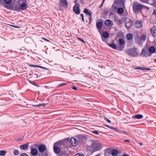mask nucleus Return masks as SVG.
I'll return each mask as SVG.
<instances>
[{"instance_id": "f257e3e1", "label": "nucleus", "mask_w": 156, "mask_h": 156, "mask_svg": "<svg viewBox=\"0 0 156 156\" xmlns=\"http://www.w3.org/2000/svg\"><path fill=\"white\" fill-rule=\"evenodd\" d=\"M94 151L101 150L102 147L101 145L98 141L93 140L91 145Z\"/></svg>"}, {"instance_id": "f03ea898", "label": "nucleus", "mask_w": 156, "mask_h": 156, "mask_svg": "<svg viewBox=\"0 0 156 156\" xmlns=\"http://www.w3.org/2000/svg\"><path fill=\"white\" fill-rule=\"evenodd\" d=\"M133 11L134 12L138 11L141 10L144 7V6L140 4L138 2H134L133 5Z\"/></svg>"}, {"instance_id": "7ed1b4c3", "label": "nucleus", "mask_w": 156, "mask_h": 156, "mask_svg": "<svg viewBox=\"0 0 156 156\" xmlns=\"http://www.w3.org/2000/svg\"><path fill=\"white\" fill-rule=\"evenodd\" d=\"M61 142L58 141L55 143L54 145V149L55 152L57 154L58 153L60 152V149L58 146H60Z\"/></svg>"}, {"instance_id": "20e7f679", "label": "nucleus", "mask_w": 156, "mask_h": 156, "mask_svg": "<svg viewBox=\"0 0 156 156\" xmlns=\"http://www.w3.org/2000/svg\"><path fill=\"white\" fill-rule=\"evenodd\" d=\"M27 7V4L25 3H22L20 5V8L19 6L18 7H16L15 9V10L17 11H20V9L23 10H25Z\"/></svg>"}, {"instance_id": "39448f33", "label": "nucleus", "mask_w": 156, "mask_h": 156, "mask_svg": "<svg viewBox=\"0 0 156 156\" xmlns=\"http://www.w3.org/2000/svg\"><path fill=\"white\" fill-rule=\"evenodd\" d=\"M79 6V4H76L73 7V11L76 14H78L80 13Z\"/></svg>"}, {"instance_id": "423d86ee", "label": "nucleus", "mask_w": 156, "mask_h": 156, "mask_svg": "<svg viewBox=\"0 0 156 156\" xmlns=\"http://www.w3.org/2000/svg\"><path fill=\"white\" fill-rule=\"evenodd\" d=\"M76 139L78 142L81 143L83 142L84 140L86 139V137L85 136L80 135L77 136Z\"/></svg>"}, {"instance_id": "0eeeda50", "label": "nucleus", "mask_w": 156, "mask_h": 156, "mask_svg": "<svg viewBox=\"0 0 156 156\" xmlns=\"http://www.w3.org/2000/svg\"><path fill=\"white\" fill-rule=\"evenodd\" d=\"M60 5L65 8H67L68 7V2L67 0H59Z\"/></svg>"}, {"instance_id": "6e6552de", "label": "nucleus", "mask_w": 156, "mask_h": 156, "mask_svg": "<svg viewBox=\"0 0 156 156\" xmlns=\"http://www.w3.org/2000/svg\"><path fill=\"white\" fill-rule=\"evenodd\" d=\"M70 142L72 145L74 147H76L78 144V141H77L76 138L71 137L70 139Z\"/></svg>"}, {"instance_id": "1a4fd4ad", "label": "nucleus", "mask_w": 156, "mask_h": 156, "mask_svg": "<svg viewBox=\"0 0 156 156\" xmlns=\"http://www.w3.org/2000/svg\"><path fill=\"white\" fill-rule=\"evenodd\" d=\"M105 23L106 26L109 27H112L113 25V22L109 20H106L105 22Z\"/></svg>"}, {"instance_id": "9d476101", "label": "nucleus", "mask_w": 156, "mask_h": 156, "mask_svg": "<svg viewBox=\"0 0 156 156\" xmlns=\"http://www.w3.org/2000/svg\"><path fill=\"white\" fill-rule=\"evenodd\" d=\"M146 37L145 35H143L140 38H139L137 40V42L140 45L142 43L143 41H144L146 40Z\"/></svg>"}, {"instance_id": "9b49d317", "label": "nucleus", "mask_w": 156, "mask_h": 156, "mask_svg": "<svg viewBox=\"0 0 156 156\" xmlns=\"http://www.w3.org/2000/svg\"><path fill=\"white\" fill-rule=\"evenodd\" d=\"M39 151L41 153L43 152L46 149L45 146L43 144L40 145L38 147Z\"/></svg>"}, {"instance_id": "f8f14e48", "label": "nucleus", "mask_w": 156, "mask_h": 156, "mask_svg": "<svg viewBox=\"0 0 156 156\" xmlns=\"http://www.w3.org/2000/svg\"><path fill=\"white\" fill-rule=\"evenodd\" d=\"M38 153V150L37 149L32 148L31 149V154L34 156L37 155Z\"/></svg>"}, {"instance_id": "ddd939ff", "label": "nucleus", "mask_w": 156, "mask_h": 156, "mask_svg": "<svg viewBox=\"0 0 156 156\" xmlns=\"http://www.w3.org/2000/svg\"><path fill=\"white\" fill-rule=\"evenodd\" d=\"M135 27L137 28H140L142 26V23L139 21L136 22L135 24Z\"/></svg>"}, {"instance_id": "4468645a", "label": "nucleus", "mask_w": 156, "mask_h": 156, "mask_svg": "<svg viewBox=\"0 0 156 156\" xmlns=\"http://www.w3.org/2000/svg\"><path fill=\"white\" fill-rule=\"evenodd\" d=\"M135 50L134 48L129 49L127 50V52L129 55H133L134 54Z\"/></svg>"}, {"instance_id": "2eb2a0df", "label": "nucleus", "mask_w": 156, "mask_h": 156, "mask_svg": "<svg viewBox=\"0 0 156 156\" xmlns=\"http://www.w3.org/2000/svg\"><path fill=\"white\" fill-rule=\"evenodd\" d=\"M151 32L152 35L154 37L156 36V30L154 27H153L151 29Z\"/></svg>"}, {"instance_id": "dca6fc26", "label": "nucleus", "mask_w": 156, "mask_h": 156, "mask_svg": "<svg viewBox=\"0 0 156 156\" xmlns=\"http://www.w3.org/2000/svg\"><path fill=\"white\" fill-rule=\"evenodd\" d=\"M111 153L112 156H116L118 154V151L117 150L114 149L111 151Z\"/></svg>"}, {"instance_id": "f3484780", "label": "nucleus", "mask_w": 156, "mask_h": 156, "mask_svg": "<svg viewBox=\"0 0 156 156\" xmlns=\"http://www.w3.org/2000/svg\"><path fill=\"white\" fill-rule=\"evenodd\" d=\"M29 146V144L28 143L27 144H24L23 145H21L20 146V147L22 149L24 150L28 148Z\"/></svg>"}, {"instance_id": "a211bd4d", "label": "nucleus", "mask_w": 156, "mask_h": 156, "mask_svg": "<svg viewBox=\"0 0 156 156\" xmlns=\"http://www.w3.org/2000/svg\"><path fill=\"white\" fill-rule=\"evenodd\" d=\"M103 25V23L101 22H97L96 23L97 27L98 29H100Z\"/></svg>"}, {"instance_id": "6ab92c4d", "label": "nucleus", "mask_w": 156, "mask_h": 156, "mask_svg": "<svg viewBox=\"0 0 156 156\" xmlns=\"http://www.w3.org/2000/svg\"><path fill=\"white\" fill-rule=\"evenodd\" d=\"M132 25L133 23L131 21H130L126 23L125 26L127 28H129Z\"/></svg>"}, {"instance_id": "aec40b11", "label": "nucleus", "mask_w": 156, "mask_h": 156, "mask_svg": "<svg viewBox=\"0 0 156 156\" xmlns=\"http://www.w3.org/2000/svg\"><path fill=\"white\" fill-rule=\"evenodd\" d=\"M125 42L124 40L122 39H119V44L120 46L124 44Z\"/></svg>"}, {"instance_id": "412c9836", "label": "nucleus", "mask_w": 156, "mask_h": 156, "mask_svg": "<svg viewBox=\"0 0 156 156\" xmlns=\"http://www.w3.org/2000/svg\"><path fill=\"white\" fill-rule=\"evenodd\" d=\"M84 12L87 15L91 16V12L90 11H88V10L87 9H85L84 10Z\"/></svg>"}, {"instance_id": "4be33fe9", "label": "nucleus", "mask_w": 156, "mask_h": 156, "mask_svg": "<svg viewBox=\"0 0 156 156\" xmlns=\"http://www.w3.org/2000/svg\"><path fill=\"white\" fill-rule=\"evenodd\" d=\"M126 38L128 40H132L133 38V35L131 34H128L126 35Z\"/></svg>"}, {"instance_id": "5701e85b", "label": "nucleus", "mask_w": 156, "mask_h": 156, "mask_svg": "<svg viewBox=\"0 0 156 156\" xmlns=\"http://www.w3.org/2000/svg\"><path fill=\"white\" fill-rule=\"evenodd\" d=\"M149 51L151 53H153L155 51V48L154 47L152 46L149 48Z\"/></svg>"}, {"instance_id": "b1692460", "label": "nucleus", "mask_w": 156, "mask_h": 156, "mask_svg": "<svg viewBox=\"0 0 156 156\" xmlns=\"http://www.w3.org/2000/svg\"><path fill=\"white\" fill-rule=\"evenodd\" d=\"M117 12L119 14H121L123 12V9L122 8H119L117 10Z\"/></svg>"}, {"instance_id": "393cba45", "label": "nucleus", "mask_w": 156, "mask_h": 156, "mask_svg": "<svg viewBox=\"0 0 156 156\" xmlns=\"http://www.w3.org/2000/svg\"><path fill=\"white\" fill-rule=\"evenodd\" d=\"M103 36L105 38L108 37V33L106 31L103 32Z\"/></svg>"}, {"instance_id": "a878e982", "label": "nucleus", "mask_w": 156, "mask_h": 156, "mask_svg": "<svg viewBox=\"0 0 156 156\" xmlns=\"http://www.w3.org/2000/svg\"><path fill=\"white\" fill-rule=\"evenodd\" d=\"M109 46L114 49H116L117 48L116 44L113 43L109 44Z\"/></svg>"}, {"instance_id": "bb28decb", "label": "nucleus", "mask_w": 156, "mask_h": 156, "mask_svg": "<svg viewBox=\"0 0 156 156\" xmlns=\"http://www.w3.org/2000/svg\"><path fill=\"white\" fill-rule=\"evenodd\" d=\"M45 105V104H40L38 105H32L36 107H41L44 106Z\"/></svg>"}, {"instance_id": "cd10ccee", "label": "nucleus", "mask_w": 156, "mask_h": 156, "mask_svg": "<svg viewBox=\"0 0 156 156\" xmlns=\"http://www.w3.org/2000/svg\"><path fill=\"white\" fill-rule=\"evenodd\" d=\"M6 152L4 151H0V156H5Z\"/></svg>"}, {"instance_id": "c85d7f7f", "label": "nucleus", "mask_w": 156, "mask_h": 156, "mask_svg": "<svg viewBox=\"0 0 156 156\" xmlns=\"http://www.w3.org/2000/svg\"><path fill=\"white\" fill-rule=\"evenodd\" d=\"M105 126L107 127H109V128H110V129H114V130H115V131H119V130L117 128H115L113 127H112V126H108L107 125H105Z\"/></svg>"}, {"instance_id": "c756f323", "label": "nucleus", "mask_w": 156, "mask_h": 156, "mask_svg": "<svg viewBox=\"0 0 156 156\" xmlns=\"http://www.w3.org/2000/svg\"><path fill=\"white\" fill-rule=\"evenodd\" d=\"M136 118L138 119H140L142 118L143 117V116L140 114H137L135 115Z\"/></svg>"}, {"instance_id": "7c9ffc66", "label": "nucleus", "mask_w": 156, "mask_h": 156, "mask_svg": "<svg viewBox=\"0 0 156 156\" xmlns=\"http://www.w3.org/2000/svg\"><path fill=\"white\" fill-rule=\"evenodd\" d=\"M111 153L108 151H107L105 153V156H111Z\"/></svg>"}, {"instance_id": "2f4dec72", "label": "nucleus", "mask_w": 156, "mask_h": 156, "mask_svg": "<svg viewBox=\"0 0 156 156\" xmlns=\"http://www.w3.org/2000/svg\"><path fill=\"white\" fill-rule=\"evenodd\" d=\"M4 2L6 4H10L12 1V0H4Z\"/></svg>"}, {"instance_id": "473e14b6", "label": "nucleus", "mask_w": 156, "mask_h": 156, "mask_svg": "<svg viewBox=\"0 0 156 156\" xmlns=\"http://www.w3.org/2000/svg\"><path fill=\"white\" fill-rule=\"evenodd\" d=\"M140 70H150V69H148L147 68L144 67H142L141 68Z\"/></svg>"}, {"instance_id": "72a5a7b5", "label": "nucleus", "mask_w": 156, "mask_h": 156, "mask_svg": "<svg viewBox=\"0 0 156 156\" xmlns=\"http://www.w3.org/2000/svg\"><path fill=\"white\" fill-rule=\"evenodd\" d=\"M13 153H14V154L15 155H18L19 154V152L18 150H16L14 151Z\"/></svg>"}, {"instance_id": "f704fd0d", "label": "nucleus", "mask_w": 156, "mask_h": 156, "mask_svg": "<svg viewBox=\"0 0 156 156\" xmlns=\"http://www.w3.org/2000/svg\"><path fill=\"white\" fill-rule=\"evenodd\" d=\"M75 156H84V154H83L78 153L76 154Z\"/></svg>"}, {"instance_id": "c9c22d12", "label": "nucleus", "mask_w": 156, "mask_h": 156, "mask_svg": "<svg viewBox=\"0 0 156 156\" xmlns=\"http://www.w3.org/2000/svg\"><path fill=\"white\" fill-rule=\"evenodd\" d=\"M92 133H95L97 135H98L99 133L97 131H92Z\"/></svg>"}, {"instance_id": "e433bc0d", "label": "nucleus", "mask_w": 156, "mask_h": 156, "mask_svg": "<svg viewBox=\"0 0 156 156\" xmlns=\"http://www.w3.org/2000/svg\"><path fill=\"white\" fill-rule=\"evenodd\" d=\"M104 119H105L106 121H107V122H109L110 123H111V121L109 120V119H108L107 118H106V117H105L104 118Z\"/></svg>"}, {"instance_id": "4c0bfd02", "label": "nucleus", "mask_w": 156, "mask_h": 156, "mask_svg": "<svg viewBox=\"0 0 156 156\" xmlns=\"http://www.w3.org/2000/svg\"><path fill=\"white\" fill-rule=\"evenodd\" d=\"M20 156H28V155L26 153H23L21 154Z\"/></svg>"}, {"instance_id": "58836bf2", "label": "nucleus", "mask_w": 156, "mask_h": 156, "mask_svg": "<svg viewBox=\"0 0 156 156\" xmlns=\"http://www.w3.org/2000/svg\"><path fill=\"white\" fill-rule=\"evenodd\" d=\"M66 85V83H61L58 85V86L61 87L64 85Z\"/></svg>"}, {"instance_id": "ea45409f", "label": "nucleus", "mask_w": 156, "mask_h": 156, "mask_svg": "<svg viewBox=\"0 0 156 156\" xmlns=\"http://www.w3.org/2000/svg\"><path fill=\"white\" fill-rule=\"evenodd\" d=\"M71 87L73 89H74V90H76L77 89V88L76 87H75L73 86H71Z\"/></svg>"}, {"instance_id": "a19ab883", "label": "nucleus", "mask_w": 156, "mask_h": 156, "mask_svg": "<svg viewBox=\"0 0 156 156\" xmlns=\"http://www.w3.org/2000/svg\"><path fill=\"white\" fill-rule=\"evenodd\" d=\"M119 22L120 24H122V21L121 19H119Z\"/></svg>"}, {"instance_id": "79ce46f5", "label": "nucleus", "mask_w": 156, "mask_h": 156, "mask_svg": "<svg viewBox=\"0 0 156 156\" xmlns=\"http://www.w3.org/2000/svg\"><path fill=\"white\" fill-rule=\"evenodd\" d=\"M78 38V39L79 40H80V41H82L83 43H85L84 41V40H83L82 39H81L80 38Z\"/></svg>"}, {"instance_id": "37998d69", "label": "nucleus", "mask_w": 156, "mask_h": 156, "mask_svg": "<svg viewBox=\"0 0 156 156\" xmlns=\"http://www.w3.org/2000/svg\"><path fill=\"white\" fill-rule=\"evenodd\" d=\"M11 26H12V27H15V28H20L18 26H14V25H11Z\"/></svg>"}, {"instance_id": "c03bdc74", "label": "nucleus", "mask_w": 156, "mask_h": 156, "mask_svg": "<svg viewBox=\"0 0 156 156\" xmlns=\"http://www.w3.org/2000/svg\"><path fill=\"white\" fill-rule=\"evenodd\" d=\"M118 48L120 50H122L123 48V47H122V46L121 47H119L118 46Z\"/></svg>"}, {"instance_id": "a18cd8bd", "label": "nucleus", "mask_w": 156, "mask_h": 156, "mask_svg": "<svg viewBox=\"0 0 156 156\" xmlns=\"http://www.w3.org/2000/svg\"><path fill=\"white\" fill-rule=\"evenodd\" d=\"M123 141L124 142H130V141L129 140H123Z\"/></svg>"}, {"instance_id": "49530a36", "label": "nucleus", "mask_w": 156, "mask_h": 156, "mask_svg": "<svg viewBox=\"0 0 156 156\" xmlns=\"http://www.w3.org/2000/svg\"><path fill=\"white\" fill-rule=\"evenodd\" d=\"M119 132H121V133H126V132L125 131H121V130H119Z\"/></svg>"}, {"instance_id": "de8ad7c7", "label": "nucleus", "mask_w": 156, "mask_h": 156, "mask_svg": "<svg viewBox=\"0 0 156 156\" xmlns=\"http://www.w3.org/2000/svg\"><path fill=\"white\" fill-rule=\"evenodd\" d=\"M30 66H31L34 67H37V66H36V65H30Z\"/></svg>"}, {"instance_id": "09e8293b", "label": "nucleus", "mask_w": 156, "mask_h": 156, "mask_svg": "<svg viewBox=\"0 0 156 156\" xmlns=\"http://www.w3.org/2000/svg\"><path fill=\"white\" fill-rule=\"evenodd\" d=\"M141 67H137L135 69H141Z\"/></svg>"}, {"instance_id": "8fccbe9b", "label": "nucleus", "mask_w": 156, "mask_h": 156, "mask_svg": "<svg viewBox=\"0 0 156 156\" xmlns=\"http://www.w3.org/2000/svg\"><path fill=\"white\" fill-rule=\"evenodd\" d=\"M123 156H129V155L127 154H125L123 155Z\"/></svg>"}, {"instance_id": "3c124183", "label": "nucleus", "mask_w": 156, "mask_h": 156, "mask_svg": "<svg viewBox=\"0 0 156 156\" xmlns=\"http://www.w3.org/2000/svg\"><path fill=\"white\" fill-rule=\"evenodd\" d=\"M42 38L44 40H45L46 41H49V40H48L47 39H45V38Z\"/></svg>"}, {"instance_id": "603ef678", "label": "nucleus", "mask_w": 156, "mask_h": 156, "mask_svg": "<svg viewBox=\"0 0 156 156\" xmlns=\"http://www.w3.org/2000/svg\"><path fill=\"white\" fill-rule=\"evenodd\" d=\"M29 81L32 84H33V83H32L30 80H29Z\"/></svg>"}, {"instance_id": "864d4df0", "label": "nucleus", "mask_w": 156, "mask_h": 156, "mask_svg": "<svg viewBox=\"0 0 156 156\" xmlns=\"http://www.w3.org/2000/svg\"><path fill=\"white\" fill-rule=\"evenodd\" d=\"M82 20L83 21H84V17H82Z\"/></svg>"}, {"instance_id": "5fc2aeb1", "label": "nucleus", "mask_w": 156, "mask_h": 156, "mask_svg": "<svg viewBox=\"0 0 156 156\" xmlns=\"http://www.w3.org/2000/svg\"><path fill=\"white\" fill-rule=\"evenodd\" d=\"M105 0H103V3L102 4V5H101V6H102L103 5V4L104 2L105 1Z\"/></svg>"}, {"instance_id": "6e6d98bb", "label": "nucleus", "mask_w": 156, "mask_h": 156, "mask_svg": "<svg viewBox=\"0 0 156 156\" xmlns=\"http://www.w3.org/2000/svg\"><path fill=\"white\" fill-rule=\"evenodd\" d=\"M77 1H78V0H75V1H74L75 3H76V2H77Z\"/></svg>"}, {"instance_id": "4d7b16f0", "label": "nucleus", "mask_w": 156, "mask_h": 156, "mask_svg": "<svg viewBox=\"0 0 156 156\" xmlns=\"http://www.w3.org/2000/svg\"><path fill=\"white\" fill-rule=\"evenodd\" d=\"M33 84V85H35V86H37V84H35V83H33V84Z\"/></svg>"}, {"instance_id": "13d9d810", "label": "nucleus", "mask_w": 156, "mask_h": 156, "mask_svg": "<svg viewBox=\"0 0 156 156\" xmlns=\"http://www.w3.org/2000/svg\"><path fill=\"white\" fill-rule=\"evenodd\" d=\"M80 15L82 17H83V15L82 14H81Z\"/></svg>"}, {"instance_id": "bf43d9fd", "label": "nucleus", "mask_w": 156, "mask_h": 156, "mask_svg": "<svg viewBox=\"0 0 156 156\" xmlns=\"http://www.w3.org/2000/svg\"><path fill=\"white\" fill-rule=\"evenodd\" d=\"M22 140V139H20V138H19V140Z\"/></svg>"}, {"instance_id": "052dcab7", "label": "nucleus", "mask_w": 156, "mask_h": 156, "mask_svg": "<svg viewBox=\"0 0 156 156\" xmlns=\"http://www.w3.org/2000/svg\"><path fill=\"white\" fill-rule=\"evenodd\" d=\"M140 145H142V143H140Z\"/></svg>"}, {"instance_id": "680f3d73", "label": "nucleus", "mask_w": 156, "mask_h": 156, "mask_svg": "<svg viewBox=\"0 0 156 156\" xmlns=\"http://www.w3.org/2000/svg\"><path fill=\"white\" fill-rule=\"evenodd\" d=\"M91 16H90V19H91Z\"/></svg>"}, {"instance_id": "e2e57ef3", "label": "nucleus", "mask_w": 156, "mask_h": 156, "mask_svg": "<svg viewBox=\"0 0 156 156\" xmlns=\"http://www.w3.org/2000/svg\"><path fill=\"white\" fill-rule=\"evenodd\" d=\"M154 61H155V62H156V59H155V60H154Z\"/></svg>"}, {"instance_id": "0e129e2a", "label": "nucleus", "mask_w": 156, "mask_h": 156, "mask_svg": "<svg viewBox=\"0 0 156 156\" xmlns=\"http://www.w3.org/2000/svg\"><path fill=\"white\" fill-rule=\"evenodd\" d=\"M3 0H0V2L2 1Z\"/></svg>"}, {"instance_id": "69168bd1", "label": "nucleus", "mask_w": 156, "mask_h": 156, "mask_svg": "<svg viewBox=\"0 0 156 156\" xmlns=\"http://www.w3.org/2000/svg\"><path fill=\"white\" fill-rule=\"evenodd\" d=\"M148 156H150L149 155L147 154Z\"/></svg>"}, {"instance_id": "338daca9", "label": "nucleus", "mask_w": 156, "mask_h": 156, "mask_svg": "<svg viewBox=\"0 0 156 156\" xmlns=\"http://www.w3.org/2000/svg\"><path fill=\"white\" fill-rule=\"evenodd\" d=\"M5 7H6V8H7V6H5Z\"/></svg>"}]
</instances>
